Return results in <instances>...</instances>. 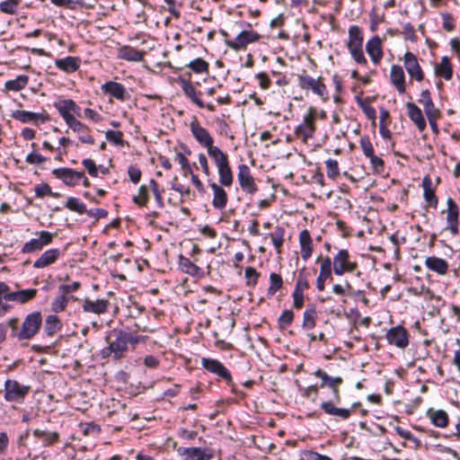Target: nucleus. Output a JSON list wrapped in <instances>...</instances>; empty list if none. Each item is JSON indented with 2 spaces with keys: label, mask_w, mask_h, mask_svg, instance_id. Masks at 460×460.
<instances>
[{
  "label": "nucleus",
  "mask_w": 460,
  "mask_h": 460,
  "mask_svg": "<svg viewBox=\"0 0 460 460\" xmlns=\"http://www.w3.org/2000/svg\"><path fill=\"white\" fill-rule=\"evenodd\" d=\"M65 208L70 211L76 212L79 215L85 214L87 210L86 205L75 197H68L65 204Z\"/></svg>",
  "instance_id": "obj_41"
},
{
  "label": "nucleus",
  "mask_w": 460,
  "mask_h": 460,
  "mask_svg": "<svg viewBox=\"0 0 460 460\" xmlns=\"http://www.w3.org/2000/svg\"><path fill=\"white\" fill-rule=\"evenodd\" d=\"M404 66L411 77L419 82L423 80L424 75L422 69L418 63L417 57L413 53L407 51L404 54Z\"/></svg>",
  "instance_id": "obj_14"
},
{
  "label": "nucleus",
  "mask_w": 460,
  "mask_h": 460,
  "mask_svg": "<svg viewBox=\"0 0 460 460\" xmlns=\"http://www.w3.org/2000/svg\"><path fill=\"white\" fill-rule=\"evenodd\" d=\"M12 118L16 120H19L22 123L32 122L34 124H38V121L40 120L41 123L47 122L49 120V115H43L38 112H32L29 111L17 110L12 113Z\"/></svg>",
  "instance_id": "obj_16"
},
{
  "label": "nucleus",
  "mask_w": 460,
  "mask_h": 460,
  "mask_svg": "<svg viewBox=\"0 0 460 460\" xmlns=\"http://www.w3.org/2000/svg\"><path fill=\"white\" fill-rule=\"evenodd\" d=\"M201 366L207 371L225 380L227 385H230L233 384V378L230 371L219 360L212 358H202Z\"/></svg>",
  "instance_id": "obj_4"
},
{
  "label": "nucleus",
  "mask_w": 460,
  "mask_h": 460,
  "mask_svg": "<svg viewBox=\"0 0 460 460\" xmlns=\"http://www.w3.org/2000/svg\"><path fill=\"white\" fill-rule=\"evenodd\" d=\"M122 136L123 133L121 131H115L111 129L107 130L105 133V137L110 143L119 146H124Z\"/></svg>",
  "instance_id": "obj_51"
},
{
  "label": "nucleus",
  "mask_w": 460,
  "mask_h": 460,
  "mask_svg": "<svg viewBox=\"0 0 460 460\" xmlns=\"http://www.w3.org/2000/svg\"><path fill=\"white\" fill-rule=\"evenodd\" d=\"M317 312L315 305H309L303 314L302 328L311 330L316 324Z\"/></svg>",
  "instance_id": "obj_39"
},
{
  "label": "nucleus",
  "mask_w": 460,
  "mask_h": 460,
  "mask_svg": "<svg viewBox=\"0 0 460 460\" xmlns=\"http://www.w3.org/2000/svg\"><path fill=\"white\" fill-rule=\"evenodd\" d=\"M189 68L191 69L196 74H200L204 72H208L209 65L207 61L202 59L201 58H197L193 60H191L188 66Z\"/></svg>",
  "instance_id": "obj_48"
},
{
  "label": "nucleus",
  "mask_w": 460,
  "mask_h": 460,
  "mask_svg": "<svg viewBox=\"0 0 460 460\" xmlns=\"http://www.w3.org/2000/svg\"><path fill=\"white\" fill-rule=\"evenodd\" d=\"M82 164L87 170L90 176H92V177L98 176V166L96 165V164L94 163L93 160H92L90 158H84L82 161Z\"/></svg>",
  "instance_id": "obj_61"
},
{
  "label": "nucleus",
  "mask_w": 460,
  "mask_h": 460,
  "mask_svg": "<svg viewBox=\"0 0 460 460\" xmlns=\"http://www.w3.org/2000/svg\"><path fill=\"white\" fill-rule=\"evenodd\" d=\"M244 276L247 279V285L254 287L258 282L260 273L252 267H247L244 271Z\"/></svg>",
  "instance_id": "obj_57"
},
{
  "label": "nucleus",
  "mask_w": 460,
  "mask_h": 460,
  "mask_svg": "<svg viewBox=\"0 0 460 460\" xmlns=\"http://www.w3.org/2000/svg\"><path fill=\"white\" fill-rule=\"evenodd\" d=\"M423 197L425 200L434 208H437L438 199L435 194V190L432 188V181L429 175L422 179Z\"/></svg>",
  "instance_id": "obj_33"
},
{
  "label": "nucleus",
  "mask_w": 460,
  "mask_h": 460,
  "mask_svg": "<svg viewBox=\"0 0 460 460\" xmlns=\"http://www.w3.org/2000/svg\"><path fill=\"white\" fill-rule=\"evenodd\" d=\"M359 144L366 157H369L374 155V147L368 136H362L360 137Z\"/></svg>",
  "instance_id": "obj_55"
},
{
  "label": "nucleus",
  "mask_w": 460,
  "mask_h": 460,
  "mask_svg": "<svg viewBox=\"0 0 460 460\" xmlns=\"http://www.w3.org/2000/svg\"><path fill=\"white\" fill-rule=\"evenodd\" d=\"M261 35L254 31H242L234 40H226V44L234 50L245 49L250 43L260 40Z\"/></svg>",
  "instance_id": "obj_6"
},
{
  "label": "nucleus",
  "mask_w": 460,
  "mask_h": 460,
  "mask_svg": "<svg viewBox=\"0 0 460 460\" xmlns=\"http://www.w3.org/2000/svg\"><path fill=\"white\" fill-rule=\"evenodd\" d=\"M66 125L71 128L74 132L81 133L82 135L79 137V139L82 143L84 144H94V138L89 135L86 134V132L89 131V128L83 124L81 121L76 119L75 118L73 119L69 123H66Z\"/></svg>",
  "instance_id": "obj_30"
},
{
  "label": "nucleus",
  "mask_w": 460,
  "mask_h": 460,
  "mask_svg": "<svg viewBox=\"0 0 460 460\" xmlns=\"http://www.w3.org/2000/svg\"><path fill=\"white\" fill-rule=\"evenodd\" d=\"M43 249L41 243L39 238H32L29 242L25 243L22 248V253H32L37 251Z\"/></svg>",
  "instance_id": "obj_52"
},
{
  "label": "nucleus",
  "mask_w": 460,
  "mask_h": 460,
  "mask_svg": "<svg viewBox=\"0 0 460 460\" xmlns=\"http://www.w3.org/2000/svg\"><path fill=\"white\" fill-rule=\"evenodd\" d=\"M179 83L181 84V87L184 93V94L191 100L193 103H195L199 108H205L204 102L199 98V95L201 93H197L195 87L192 85V84L184 79L180 77Z\"/></svg>",
  "instance_id": "obj_26"
},
{
  "label": "nucleus",
  "mask_w": 460,
  "mask_h": 460,
  "mask_svg": "<svg viewBox=\"0 0 460 460\" xmlns=\"http://www.w3.org/2000/svg\"><path fill=\"white\" fill-rule=\"evenodd\" d=\"M294 320V313L290 309H286L282 312L278 319V325L279 329H285L289 326Z\"/></svg>",
  "instance_id": "obj_50"
},
{
  "label": "nucleus",
  "mask_w": 460,
  "mask_h": 460,
  "mask_svg": "<svg viewBox=\"0 0 460 460\" xmlns=\"http://www.w3.org/2000/svg\"><path fill=\"white\" fill-rule=\"evenodd\" d=\"M370 164L375 173H381L385 170V162L382 158L376 156L375 154L368 157Z\"/></svg>",
  "instance_id": "obj_58"
},
{
  "label": "nucleus",
  "mask_w": 460,
  "mask_h": 460,
  "mask_svg": "<svg viewBox=\"0 0 460 460\" xmlns=\"http://www.w3.org/2000/svg\"><path fill=\"white\" fill-rule=\"evenodd\" d=\"M29 82V76L26 75H20L15 79L8 80L4 84V88L7 91L18 92L26 87Z\"/></svg>",
  "instance_id": "obj_40"
},
{
  "label": "nucleus",
  "mask_w": 460,
  "mask_h": 460,
  "mask_svg": "<svg viewBox=\"0 0 460 460\" xmlns=\"http://www.w3.org/2000/svg\"><path fill=\"white\" fill-rule=\"evenodd\" d=\"M179 269L191 277L202 278L204 276V270L182 254L179 255Z\"/></svg>",
  "instance_id": "obj_23"
},
{
  "label": "nucleus",
  "mask_w": 460,
  "mask_h": 460,
  "mask_svg": "<svg viewBox=\"0 0 460 460\" xmlns=\"http://www.w3.org/2000/svg\"><path fill=\"white\" fill-rule=\"evenodd\" d=\"M35 195L38 198H43L45 196H51L58 198L60 196L58 192H53L50 186L47 183H41L35 186Z\"/></svg>",
  "instance_id": "obj_49"
},
{
  "label": "nucleus",
  "mask_w": 460,
  "mask_h": 460,
  "mask_svg": "<svg viewBox=\"0 0 460 460\" xmlns=\"http://www.w3.org/2000/svg\"><path fill=\"white\" fill-rule=\"evenodd\" d=\"M389 344L394 345L399 349H405L409 344L408 332L402 325L392 327L385 335Z\"/></svg>",
  "instance_id": "obj_8"
},
{
  "label": "nucleus",
  "mask_w": 460,
  "mask_h": 460,
  "mask_svg": "<svg viewBox=\"0 0 460 460\" xmlns=\"http://www.w3.org/2000/svg\"><path fill=\"white\" fill-rule=\"evenodd\" d=\"M237 179L241 189L244 192L248 194H254L257 192L258 187L247 164H241L238 165Z\"/></svg>",
  "instance_id": "obj_7"
},
{
  "label": "nucleus",
  "mask_w": 460,
  "mask_h": 460,
  "mask_svg": "<svg viewBox=\"0 0 460 460\" xmlns=\"http://www.w3.org/2000/svg\"><path fill=\"white\" fill-rule=\"evenodd\" d=\"M315 109L314 107H310L308 110V113L304 116L303 122L300 123L295 129V133L296 135H301L304 137V140H307L314 137L315 127L314 124Z\"/></svg>",
  "instance_id": "obj_10"
},
{
  "label": "nucleus",
  "mask_w": 460,
  "mask_h": 460,
  "mask_svg": "<svg viewBox=\"0 0 460 460\" xmlns=\"http://www.w3.org/2000/svg\"><path fill=\"white\" fill-rule=\"evenodd\" d=\"M81 65V58L79 57L67 56L64 58H58L55 60V66L59 70L71 74L77 71Z\"/></svg>",
  "instance_id": "obj_21"
},
{
  "label": "nucleus",
  "mask_w": 460,
  "mask_h": 460,
  "mask_svg": "<svg viewBox=\"0 0 460 460\" xmlns=\"http://www.w3.org/2000/svg\"><path fill=\"white\" fill-rule=\"evenodd\" d=\"M406 108L410 119L420 131H423L427 127V123L421 110L413 102H407Z\"/></svg>",
  "instance_id": "obj_22"
},
{
  "label": "nucleus",
  "mask_w": 460,
  "mask_h": 460,
  "mask_svg": "<svg viewBox=\"0 0 460 460\" xmlns=\"http://www.w3.org/2000/svg\"><path fill=\"white\" fill-rule=\"evenodd\" d=\"M101 89L104 93H108L121 102H124L129 98V94L127 92V89L120 83L108 81L101 86Z\"/></svg>",
  "instance_id": "obj_15"
},
{
  "label": "nucleus",
  "mask_w": 460,
  "mask_h": 460,
  "mask_svg": "<svg viewBox=\"0 0 460 460\" xmlns=\"http://www.w3.org/2000/svg\"><path fill=\"white\" fill-rule=\"evenodd\" d=\"M73 104L72 99H62L54 102V107L58 111L60 116L66 123H69L75 116L71 114V109Z\"/></svg>",
  "instance_id": "obj_34"
},
{
  "label": "nucleus",
  "mask_w": 460,
  "mask_h": 460,
  "mask_svg": "<svg viewBox=\"0 0 460 460\" xmlns=\"http://www.w3.org/2000/svg\"><path fill=\"white\" fill-rule=\"evenodd\" d=\"M302 460H332L331 457L325 455H321L318 452L312 450H305L303 453Z\"/></svg>",
  "instance_id": "obj_63"
},
{
  "label": "nucleus",
  "mask_w": 460,
  "mask_h": 460,
  "mask_svg": "<svg viewBox=\"0 0 460 460\" xmlns=\"http://www.w3.org/2000/svg\"><path fill=\"white\" fill-rule=\"evenodd\" d=\"M62 254V251L58 248H52L45 251L41 256L33 263L35 269H43L53 264Z\"/></svg>",
  "instance_id": "obj_19"
},
{
  "label": "nucleus",
  "mask_w": 460,
  "mask_h": 460,
  "mask_svg": "<svg viewBox=\"0 0 460 460\" xmlns=\"http://www.w3.org/2000/svg\"><path fill=\"white\" fill-rule=\"evenodd\" d=\"M325 164H326V168H327L328 178H330L332 180H335L340 174V170H339V165H338L337 160L329 158L328 160L325 161Z\"/></svg>",
  "instance_id": "obj_53"
},
{
  "label": "nucleus",
  "mask_w": 460,
  "mask_h": 460,
  "mask_svg": "<svg viewBox=\"0 0 460 460\" xmlns=\"http://www.w3.org/2000/svg\"><path fill=\"white\" fill-rule=\"evenodd\" d=\"M30 391V386L22 385L16 380L7 379L4 382V400L6 402H20Z\"/></svg>",
  "instance_id": "obj_5"
},
{
  "label": "nucleus",
  "mask_w": 460,
  "mask_h": 460,
  "mask_svg": "<svg viewBox=\"0 0 460 460\" xmlns=\"http://www.w3.org/2000/svg\"><path fill=\"white\" fill-rule=\"evenodd\" d=\"M332 262L330 257H325L323 260L321 268H320V274L317 277L316 279V288L319 291H323L325 288V281L328 279H332Z\"/></svg>",
  "instance_id": "obj_25"
},
{
  "label": "nucleus",
  "mask_w": 460,
  "mask_h": 460,
  "mask_svg": "<svg viewBox=\"0 0 460 460\" xmlns=\"http://www.w3.org/2000/svg\"><path fill=\"white\" fill-rule=\"evenodd\" d=\"M47 158L39 154L36 150H33L28 154L25 158V161L30 164H39L45 162Z\"/></svg>",
  "instance_id": "obj_64"
},
{
  "label": "nucleus",
  "mask_w": 460,
  "mask_h": 460,
  "mask_svg": "<svg viewBox=\"0 0 460 460\" xmlns=\"http://www.w3.org/2000/svg\"><path fill=\"white\" fill-rule=\"evenodd\" d=\"M209 186L213 190V207L217 209H224L226 207L228 201V196L226 191L223 189L222 186L218 185L214 181H210Z\"/></svg>",
  "instance_id": "obj_20"
},
{
  "label": "nucleus",
  "mask_w": 460,
  "mask_h": 460,
  "mask_svg": "<svg viewBox=\"0 0 460 460\" xmlns=\"http://www.w3.org/2000/svg\"><path fill=\"white\" fill-rule=\"evenodd\" d=\"M305 268L300 270L298 274V278L296 279L295 288L296 290L304 292L305 289L309 288V283L305 276L304 275Z\"/></svg>",
  "instance_id": "obj_62"
},
{
  "label": "nucleus",
  "mask_w": 460,
  "mask_h": 460,
  "mask_svg": "<svg viewBox=\"0 0 460 460\" xmlns=\"http://www.w3.org/2000/svg\"><path fill=\"white\" fill-rule=\"evenodd\" d=\"M62 329V323L58 315L49 314L45 319L44 332L47 336L52 337L57 332Z\"/></svg>",
  "instance_id": "obj_38"
},
{
  "label": "nucleus",
  "mask_w": 460,
  "mask_h": 460,
  "mask_svg": "<svg viewBox=\"0 0 460 460\" xmlns=\"http://www.w3.org/2000/svg\"><path fill=\"white\" fill-rule=\"evenodd\" d=\"M218 170L219 182L222 186L229 187L232 185L234 178L233 172L229 165V161L220 163L216 165Z\"/></svg>",
  "instance_id": "obj_36"
},
{
  "label": "nucleus",
  "mask_w": 460,
  "mask_h": 460,
  "mask_svg": "<svg viewBox=\"0 0 460 460\" xmlns=\"http://www.w3.org/2000/svg\"><path fill=\"white\" fill-rule=\"evenodd\" d=\"M206 148L208 155L214 160L216 165L228 161L227 155L218 146H215L212 144L210 146H207Z\"/></svg>",
  "instance_id": "obj_43"
},
{
  "label": "nucleus",
  "mask_w": 460,
  "mask_h": 460,
  "mask_svg": "<svg viewBox=\"0 0 460 460\" xmlns=\"http://www.w3.org/2000/svg\"><path fill=\"white\" fill-rule=\"evenodd\" d=\"M351 58L354 59V61L359 65H367V60L365 58L363 47L362 48H349L348 49Z\"/></svg>",
  "instance_id": "obj_56"
},
{
  "label": "nucleus",
  "mask_w": 460,
  "mask_h": 460,
  "mask_svg": "<svg viewBox=\"0 0 460 460\" xmlns=\"http://www.w3.org/2000/svg\"><path fill=\"white\" fill-rule=\"evenodd\" d=\"M425 266L429 270L434 271L439 275H445L448 270L447 261L436 256L427 257L425 260Z\"/></svg>",
  "instance_id": "obj_31"
},
{
  "label": "nucleus",
  "mask_w": 460,
  "mask_h": 460,
  "mask_svg": "<svg viewBox=\"0 0 460 460\" xmlns=\"http://www.w3.org/2000/svg\"><path fill=\"white\" fill-rule=\"evenodd\" d=\"M52 174L68 187H75L80 181V172L72 168L60 167L52 170Z\"/></svg>",
  "instance_id": "obj_9"
},
{
  "label": "nucleus",
  "mask_w": 460,
  "mask_h": 460,
  "mask_svg": "<svg viewBox=\"0 0 460 460\" xmlns=\"http://www.w3.org/2000/svg\"><path fill=\"white\" fill-rule=\"evenodd\" d=\"M299 243L301 249V257L306 261L313 252V241L310 233L307 230H303L299 234Z\"/></svg>",
  "instance_id": "obj_32"
},
{
  "label": "nucleus",
  "mask_w": 460,
  "mask_h": 460,
  "mask_svg": "<svg viewBox=\"0 0 460 460\" xmlns=\"http://www.w3.org/2000/svg\"><path fill=\"white\" fill-rule=\"evenodd\" d=\"M38 290L36 288H26L7 293L4 296L6 301H14L20 304H25L36 297Z\"/></svg>",
  "instance_id": "obj_17"
},
{
  "label": "nucleus",
  "mask_w": 460,
  "mask_h": 460,
  "mask_svg": "<svg viewBox=\"0 0 460 460\" xmlns=\"http://www.w3.org/2000/svg\"><path fill=\"white\" fill-rule=\"evenodd\" d=\"M190 128L193 137L201 146L206 148L214 144V139L210 133L199 124L197 119L190 122Z\"/></svg>",
  "instance_id": "obj_11"
},
{
  "label": "nucleus",
  "mask_w": 460,
  "mask_h": 460,
  "mask_svg": "<svg viewBox=\"0 0 460 460\" xmlns=\"http://www.w3.org/2000/svg\"><path fill=\"white\" fill-rule=\"evenodd\" d=\"M145 51L137 50L131 46H122L118 50V58L130 62H140L143 60Z\"/></svg>",
  "instance_id": "obj_27"
},
{
  "label": "nucleus",
  "mask_w": 460,
  "mask_h": 460,
  "mask_svg": "<svg viewBox=\"0 0 460 460\" xmlns=\"http://www.w3.org/2000/svg\"><path fill=\"white\" fill-rule=\"evenodd\" d=\"M391 83L397 89L399 93H405V75L403 69L399 65H393L390 74Z\"/></svg>",
  "instance_id": "obj_29"
},
{
  "label": "nucleus",
  "mask_w": 460,
  "mask_h": 460,
  "mask_svg": "<svg viewBox=\"0 0 460 460\" xmlns=\"http://www.w3.org/2000/svg\"><path fill=\"white\" fill-rule=\"evenodd\" d=\"M68 302L69 297L59 293V295L57 296L51 303V311L55 314L63 312L67 306Z\"/></svg>",
  "instance_id": "obj_45"
},
{
  "label": "nucleus",
  "mask_w": 460,
  "mask_h": 460,
  "mask_svg": "<svg viewBox=\"0 0 460 460\" xmlns=\"http://www.w3.org/2000/svg\"><path fill=\"white\" fill-rule=\"evenodd\" d=\"M270 287L267 290V296H272L276 294L278 290H279L283 286L282 277L275 272L270 274Z\"/></svg>",
  "instance_id": "obj_42"
},
{
  "label": "nucleus",
  "mask_w": 460,
  "mask_h": 460,
  "mask_svg": "<svg viewBox=\"0 0 460 460\" xmlns=\"http://www.w3.org/2000/svg\"><path fill=\"white\" fill-rule=\"evenodd\" d=\"M431 423L438 428H446L448 425L449 417L444 410L429 409L427 412Z\"/></svg>",
  "instance_id": "obj_35"
},
{
  "label": "nucleus",
  "mask_w": 460,
  "mask_h": 460,
  "mask_svg": "<svg viewBox=\"0 0 460 460\" xmlns=\"http://www.w3.org/2000/svg\"><path fill=\"white\" fill-rule=\"evenodd\" d=\"M436 73L442 75L445 80H450L452 78L453 69L449 58L447 56L442 58L440 67L436 70Z\"/></svg>",
  "instance_id": "obj_46"
},
{
  "label": "nucleus",
  "mask_w": 460,
  "mask_h": 460,
  "mask_svg": "<svg viewBox=\"0 0 460 460\" xmlns=\"http://www.w3.org/2000/svg\"><path fill=\"white\" fill-rule=\"evenodd\" d=\"M42 314L40 311H34L28 314L22 324L21 330L16 333L19 341L31 340L40 331L42 325Z\"/></svg>",
  "instance_id": "obj_3"
},
{
  "label": "nucleus",
  "mask_w": 460,
  "mask_h": 460,
  "mask_svg": "<svg viewBox=\"0 0 460 460\" xmlns=\"http://www.w3.org/2000/svg\"><path fill=\"white\" fill-rule=\"evenodd\" d=\"M85 214H87V216L90 217H93L94 223L97 222L100 218H105L108 217V211L100 208L87 209Z\"/></svg>",
  "instance_id": "obj_59"
},
{
  "label": "nucleus",
  "mask_w": 460,
  "mask_h": 460,
  "mask_svg": "<svg viewBox=\"0 0 460 460\" xmlns=\"http://www.w3.org/2000/svg\"><path fill=\"white\" fill-rule=\"evenodd\" d=\"M298 86L305 91H312V93L319 96L323 102L328 100V90L323 78H314L308 75L305 70L297 75Z\"/></svg>",
  "instance_id": "obj_2"
},
{
  "label": "nucleus",
  "mask_w": 460,
  "mask_h": 460,
  "mask_svg": "<svg viewBox=\"0 0 460 460\" xmlns=\"http://www.w3.org/2000/svg\"><path fill=\"white\" fill-rule=\"evenodd\" d=\"M81 287V283L78 281H74L71 284H62L58 287L59 293H62L65 296H67L69 293H73L77 291Z\"/></svg>",
  "instance_id": "obj_60"
},
{
  "label": "nucleus",
  "mask_w": 460,
  "mask_h": 460,
  "mask_svg": "<svg viewBox=\"0 0 460 460\" xmlns=\"http://www.w3.org/2000/svg\"><path fill=\"white\" fill-rule=\"evenodd\" d=\"M350 259L348 250L341 249L333 258V272L337 276H342L346 273V266Z\"/></svg>",
  "instance_id": "obj_24"
},
{
  "label": "nucleus",
  "mask_w": 460,
  "mask_h": 460,
  "mask_svg": "<svg viewBox=\"0 0 460 460\" xmlns=\"http://www.w3.org/2000/svg\"><path fill=\"white\" fill-rule=\"evenodd\" d=\"M447 222H459L458 205L450 197L447 200Z\"/></svg>",
  "instance_id": "obj_44"
},
{
  "label": "nucleus",
  "mask_w": 460,
  "mask_h": 460,
  "mask_svg": "<svg viewBox=\"0 0 460 460\" xmlns=\"http://www.w3.org/2000/svg\"><path fill=\"white\" fill-rule=\"evenodd\" d=\"M363 33L358 25H351L349 28V42L347 44L349 48H362L363 47Z\"/></svg>",
  "instance_id": "obj_37"
},
{
  "label": "nucleus",
  "mask_w": 460,
  "mask_h": 460,
  "mask_svg": "<svg viewBox=\"0 0 460 460\" xmlns=\"http://www.w3.org/2000/svg\"><path fill=\"white\" fill-rule=\"evenodd\" d=\"M313 375L320 378V388L327 387L331 390V397L327 401L322 402L320 409L326 414L338 417L341 420H348L351 416V410L336 407L341 402L340 385L343 379L341 376H331L322 368L315 370Z\"/></svg>",
  "instance_id": "obj_1"
},
{
  "label": "nucleus",
  "mask_w": 460,
  "mask_h": 460,
  "mask_svg": "<svg viewBox=\"0 0 460 460\" xmlns=\"http://www.w3.org/2000/svg\"><path fill=\"white\" fill-rule=\"evenodd\" d=\"M83 310L85 313L102 314L107 312L109 301L106 299H97L95 301L86 298L83 304Z\"/></svg>",
  "instance_id": "obj_28"
},
{
  "label": "nucleus",
  "mask_w": 460,
  "mask_h": 460,
  "mask_svg": "<svg viewBox=\"0 0 460 460\" xmlns=\"http://www.w3.org/2000/svg\"><path fill=\"white\" fill-rule=\"evenodd\" d=\"M382 40L378 35L373 36L366 44V51L372 62L377 64L383 58Z\"/></svg>",
  "instance_id": "obj_18"
},
{
  "label": "nucleus",
  "mask_w": 460,
  "mask_h": 460,
  "mask_svg": "<svg viewBox=\"0 0 460 460\" xmlns=\"http://www.w3.org/2000/svg\"><path fill=\"white\" fill-rule=\"evenodd\" d=\"M149 195L146 185H141L138 189V195H135L132 201L138 206H146Z\"/></svg>",
  "instance_id": "obj_54"
},
{
  "label": "nucleus",
  "mask_w": 460,
  "mask_h": 460,
  "mask_svg": "<svg viewBox=\"0 0 460 460\" xmlns=\"http://www.w3.org/2000/svg\"><path fill=\"white\" fill-rule=\"evenodd\" d=\"M179 456L183 457V460H210L213 454L208 449L203 447H181L177 449Z\"/></svg>",
  "instance_id": "obj_12"
},
{
  "label": "nucleus",
  "mask_w": 460,
  "mask_h": 460,
  "mask_svg": "<svg viewBox=\"0 0 460 460\" xmlns=\"http://www.w3.org/2000/svg\"><path fill=\"white\" fill-rule=\"evenodd\" d=\"M21 0H4L0 3V11L5 14L13 15L17 13Z\"/></svg>",
  "instance_id": "obj_47"
},
{
  "label": "nucleus",
  "mask_w": 460,
  "mask_h": 460,
  "mask_svg": "<svg viewBox=\"0 0 460 460\" xmlns=\"http://www.w3.org/2000/svg\"><path fill=\"white\" fill-rule=\"evenodd\" d=\"M112 333L115 335V340L110 342V346L114 351V360H119L124 357V353L128 350L126 331L113 329Z\"/></svg>",
  "instance_id": "obj_13"
}]
</instances>
